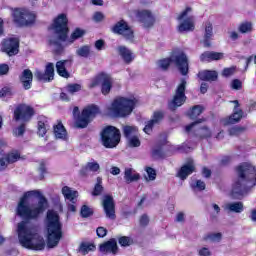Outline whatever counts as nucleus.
Listing matches in <instances>:
<instances>
[{
	"instance_id": "nucleus-51",
	"label": "nucleus",
	"mask_w": 256,
	"mask_h": 256,
	"mask_svg": "<svg viewBox=\"0 0 256 256\" xmlns=\"http://www.w3.org/2000/svg\"><path fill=\"white\" fill-rule=\"evenodd\" d=\"M124 137L126 139H130L133 137V134L135 133V127L133 126H124L123 128Z\"/></svg>"
},
{
	"instance_id": "nucleus-57",
	"label": "nucleus",
	"mask_w": 256,
	"mask_h": 256,
	"mask_svg": "<svg viewBox=\"0 0 256 256\" xmlns=\"http://www.w3.org/2000/svg\"><path fill=\"white\" fill-rule=\"evenodd\" d=\"M236 67L232 66L229 68H224L222 71L223 77H231V75H235Z\"/></svg>"
},
{
	"instance_id": "nucleus-43",
	"label": "nucleus",
	"mask_w": 256,
	"mask_h": 256,
	"mask_svg": "<svg viewBox=\"0 0 256 256\" xmlns=\"http://www.w3.org/2000/svg\"><path fill=\"white\" fill-rule=\"evenodd\" d=\"M27 131V122H21L18 127L13 130L15 137H23Z\"/></svg>"
},
{
	"instance_id": "nucleus-14",
	"label": "nucleus",
	"mask_w": 256,
	"mask_h": 256,
	"mask_svg": "<svg viewBox=\"0 0 256 256\" xmlns=\"http://www.w3.org/2000/svg\"><path fill=\"white\" fill-rule=\"evenodd\" d=\"M230 103L234 104L233 112L225 117L222 122L223 125H237V123L241 122V119H244L245 117V112L243 109H241V103H239V100H232Z\"/></svg>"
},
{
	"instance_id": "nucleus-35",
	"label": "nucleus",
	"mask_w": 256,
	"mask_h": 256,
	"mask_svg": "<svg viewBox=\"0 0 256 256\" xmlns=\"http://www.w3.org/2000/svg\"><path fill=\"white\" fill-rule=\"evenodd\" d=\"M221 239H223V234L220 232H210L203 236V241H211L212 243H220Z\"/></svg>"
},
{
	"instance_id": "nucleus-12",
	"label": "nucleus",
	"mask_w": 256,
	"mask_h": 256,
	"mask_svg": "<svg viewBox=\"0 0 256 256\" xmlns=\"http://www.w3.org/2000/svg\"><path fill=\"white\" fill-rule=\"evenodd\" d=\"M192 11H193V8L188 6L177 17V21H182L178 25L179 33H185V32H188V31H195V17L194 16H188L187 17V15L189 13H191Z\"/></svg>"
},
{
	"instance_id": "nucleus-16",
	"label": "nucleus",
	"mask_w": 256,
	"mask_h": 256,
	"mask_svg": "<svg viewBox=\"0 0 256 256\" xmlns=\"http://www.w3.org/2000/svg\"><path fill=\"white\" fill-rule=\"evenodd\" d=\"M1 51L8 57H13L19 53V38H4L1 42Z\"/></svg>"
},
{
	"instance_id": "nucleus-13",
	"label": "nucleus",
	"mask_w": 256,
	"mask_h": 256,
	"mask_svg": "<svg viewBox=\"0 0 256 256\" xmlns=\"http://www.w3.org/2000/svg\"><path fill=\"white\" fill-rule=\"evenodd\" d=\"M111 31L114 35H121L126 39V41H133V39H135V32L133 31V28H131L129 23L123 19L116 22L112 26Z\"/></svg>"
},
{
	"instance_id": "nucleus-37",
	"label": "nucleus",
	"mask_w": 256,
	"mask_h": 256,
	"mask_svg": "<svg viewBox=\"0 0 256 256\" xmlns=\"http://www.w3.org/2000/svg\"><path fill=\"white\" fill-rule=\"evenodd\" d=\"M204 110L205 108H203V106L194 105L188 112V117H190V119L192 120L197 119V117H199V115H201V113H203Z\"/></svg>"
},
{
	"instance_id": "nucleus-5",
	"label": "nucleus",
	"mask_w": 256,
	"mask_h": 256,
	"mask_svg": "<svg viewBox=\"0 0 256 256\" xmlns=\"http://www.w3.org/2000/svg\"><path fill=\"white\" fill-rule=\"evenodd\" d=\"M72 113L75 119L74 125L76 129H86V127H89V123L99 115L100 110L99 106L91 104L81 112L79 111V108L75 106Z\"/></svg>"
},
{
	"instance_id": "nucleus-8",
	"label": "nucleus",
	"mask_w": 256,
	"mask_h": 256,
	"mask_svg": "<svg viewBox=\"0 0 256 256\" xmlns=\"http://www.w3.org/2000/svg\"><path fill=\"white\" fill-rule=\"evenodd\" d=\"M101 85V93L104 96L109 95L113 89V78L106 72L98 73L88 85L89 89H95Z\"/></svg>"
},
{
	"instance_id": "nucleus-60",
	"label": "nucleus",
	"mask_w": 256,
	"mask_h": 256,
	"mask_svg": "<svg viewBox=\"0 0 256 256\" xmlns=\"http://www.w3.org/2000/svg\"><path fill=\"white\" fill-rule=\"evenodd\" d=\"M140 227H147L149 225V216L143 214L139 219Z\"/></svg>"
},
{
	"instance_id": "nucleus-47",
	"label": "nucleus",
	"mask_w": 256,
	"mask_h": 256,
	"mask_svg": "<svg viewBox=\"0 0 256 256\" xmlns=\"http://www.w3.org/2000/svg\"><path fill=\"white\" fill-rule=\"evenodd\" d=\"M118 243L121 247H129L133 245V239L129 236H121L118 238Z\"/></svg>"
},
{
	"instance_id": "nucleus-36",
	"label": "nucleus",
	"mask_w": 256,
	"mask_h": 256,
	"mask_svg": "<svg viewBox=\"0 0 256 256\" xmlns=\"http://www.w3.org/2000/svg\"><path fill=\"white\" fill-rule=\"evenodd\" d=\"M247 131V127L245 126H233L228 129V133L231 137H239V135H243Z\"/></svg>"
},
{
	"instance_id": "nucleus-54",
	"label": "nucleus",
	"mask_w": 256,
	"mask_h": 256,
	"mask_svg": "<svg viewBox=\"0 0 256 256\" xmlns=\"http://www.w3.org/2000/svg\"><path fill=\"white\" fill-rule=\"evenodd\" d=\"M38 171H40L39 179H40V181H43L45 179V175L47 173V166L45 165V162L40 163Z\"/></svg>"
},
{
	"instance_id": "nucleus-50",
	"label": "nucleus",
	"mask_w": 256,
	"mask_h": 256,
	"mask_svg": "<svg viewBox=\"0 0 256 256\" xmlns=\"http://www.w3.org/2000/svg\"><path fill=\"white\" fill-rule=\"evenodd\" d=\"M145 171L148 175L149 181H155V179H157V171L154 168L146 166Z\"/></svg>"
},
{
	"instance_id": "nucleus-44",
	"label": "nucleus",
	"mask_w": 256,
	"mask_h": 256,
	"mask_svg": "<svg viewBox=\"0 0 256 256\" xmlns=\"http://www.w3.org/2000/svg\"><path fill=\"white\" fill-rule=\"evenodd\" d=\"M77 55L79 57H84L85 59H87V57H89V55H91V47L89 45H84L81 46L77 51H76Z\"/></svg>"
},
{
	"instance_id": "nucleus-39",
	"label": "nucleus",
	"mask_w": 256,
	"mask_h": 256,
	"mask_svg": "<svg viewBox=\"0 0 256 256\" xmlns=\"http://www.w3.org/2000/svg\"><path fill=\"white\" fill-rule=\"evenodd\" d=\"M50 45H54V54L55 55H63L65 52V47L59 40H50Z\"/></svg>"
},
{
	"instance_id": "nucleus-34",
	"label": "nucleus",
	"mask_w": 256,
	"mask_h": 256,
	"mask_svg": "<svg viewBox=\"0 0 256 256\" xmlns=\"http://www.w3.org/2000/svg\"><path fill=\"white\" fill-rule=\"evenodd\" d=\"M124 179L126 183H133V181H139L141 175H139V173L133 174V169L127 168L124 172Z\"/></svg>"
},
{
	"instance_id": "nucleus-56",
	"label": "nucleus",
	"mask_w": 256,
	"mask_h": 256,
	"mask_svg": "<svg viewBox=\"0 0 256 256\" xmlns=\"http://www.w3.org/2000/svg\"><path fill=\"white\" fill-rule=\"evenodd\" d=\"M107 228L100 226L96 229V235L99 237V239H103L104 237H107Z\"/></svg>"
},
{
	"instance_id": "nucleus-28",
	"label": "nucleus",
	"mask_w": 256,
	"mask_h": 256,
	"mask_svg": "<svg viewBox=\"0 0 256 256\" xmlns=\"http://www.w3.org/2000/svg\"><path fill=\"white\" fill-rule=\"evenodd\" d=\"M197 77L200 81H208L211 83L219 79V74L215 70H201L198 72Z\"/></svg>"
},
{
	"instance_id": "nucleus-9",
	"label": "nucleus",
	"mask_w": 256,
	"mask_h": 256,
	"mask_svg": "<svg viewBox=\"0 0 256 256\" xmlns=\"http://www.w3.org/2000/svg\"><path fill=\"white\" fill-rule=\"evenodd\" d=\"M35 114L36 112L33 106L26 103H20L14 108L13 120L16 123H31Z\"/></svg>"
},
{
	"instance_id": "nucleus-18",
	"label": "nucleus",
	"mask_w": 256,
	"mask_h": 256,
	"mask_svg": "<svg viewBox=\"0 0 256 256\" xmlns=\"http://www.w3.org/2000/svg\"><path fill=\"white\" fill-rule=\"evenodd\" d=\"M37 81H43V83H51L55 79V65L52 62L46 64L44 72L36 70L34 73Z\"/></svg>"
},
{
	"instance_id": "nucleus-21",
	"label": "nucleus",
	"mask_w": 256,
	"mask_h": 256,
	"mask_svg": "<svg viewBox=\"0 0 256 256\" xmlns=\"http://www.w3.org/2000/svg\"><path fill=\"white\" fill-rule=\"evenodd\" d=\"M163 119H165V112L163 110L154 111L151 119L144 127V133L151 135V133H153V127H155V125H161Z\"/></svg>"
},
{
	"instance_id": "nucleus-7",
	"label": "nucleus",
	"mask_w": 256,
	"mask_h": 256,
	"mask_svg": "<svg viewBox=\"0 0 256 256\" xmlns=\"http://www.w3.org/2000/svg\"><path fill=\"white\" fill-rule=\"evenodd\" d=\"M52 29L54 33L58 36V41L65 43L69 37V18L67 14H59L52 23Z\"/></svg>"
},
{
	"instance_id": "nucleus-30",
	"label": "nucleus",
	"mask_w": 256,
	"mask_h": 256,
	"mask_svg": "<svg viewBox=\"0 0 256 256\" xmlns=\"http://www.w3.org/2000/svg\"><path fill=\"white\" fill-rule=\"evenodd\" d=\"M49 127V120L47 117L42 116L39 118L37 123V134L39 137H45L47 135V128Z\"/></svg>"
},
{
	"instance_id": "nucleus-64",
	"label": "nucleus",
	"mask_w": 256,
	"mask_h": 256,
	"mask_svg": "<svg viewBox=\"0 0 256 256\" xmlns=\"http://www.w3.org/2000/svg\"><path fill=\"white\" fill-rule=\"evenodd\" d=\"M200 256H211V251L207 247H203L199 250Z\"/></svg>"
},
{
	"instance_id": "nucleus-62",
	"label": "nucleus",
	"mask_w": 256,
	"mask_h": 256,
	"mask_svg": "<svg viewBox=\"0 0 256 256\" xmlns=\"http://www.w3.org/2000/svg\"><path fill=\"white\" fill-rule=\"evenodd\" d=\"M103 19H105V15L102 14V12H95L93 15V21H95L96 23H101V21H103Z\"/></svg>"
},
{
	"instance_id": "nucleus-32",
	"label": "nucleus",
	"mask_w": 256,
	"mask_h": 256,
	"mask_svg": "<svg viewBox=\"0 0 256 256\" xmlns=\"http://www.w3.org/2000/svg\"><path fill=\"white\" fill-rule=\"evenodd\" d=\"M54 135L56 139H66L67 129L63 126V122L59 121L57 125H54Z\"/></svg>"
},
{
	"instance_id": "nucleus-3",
	"label": "nucleus",
	"mask_w": 256,
	"mask_h": 256,
	"mask_svg": "<svg viewBox=\"0 0 256 256\" xmlns=\"http://www.w3.org/2000/svg\"><path fill=\"white\" fill-rule=\"evenodd\" d=\"M47 247L53 249L63 239V224L55 210H49L46 215Z\"/></svg>"
},
{
	"instance_id": "nucleus-19",
	"label": "nucleus",
	"mask_w": 256,
	"mask_h": 256,
	"mask_svg": "<svg viewBox=\"0 0 256 256\" xmlns=\"http://www.w3.org/2000/svg\"><path fill=\"white\" fill-rule=\"evenodd\" d=\"M102 207L107 219H111V221H115L117 219V215L115 214V200L113 199V196L109 194L105 195L103 197Z\"/></svg>"
},
{
	"instance_id": "nucleus-63",
	"label": "nucleus",
	"mask_w": 256,
	"mask_h": 256,
	"mask_svg": "<svg viewBox=\"0 0 256 256\" xmlns=\"http://www.w3.org/2000/svg\"><path fill=\"white\" fill-rule=\"evenodd\" d=\"M194 188L198 189V191H205L206 185L203 180H196Z\"/></svg>"
},
{
	"instance_id": "nucleus-45",
	"label": "nucleus",
	"mask_w": 256,
	"mask_h": 256,
	"mask_svg": "<svg viewBox=\"0 0 256 256\" xmlns=\"http://www.w3.org/2000/svg\"><path fill=\"white\" fill-rule=\"evenodd\" d=\"M229 211L232 213H242L243 211V202H234L228 205Z\"/></svg>"
},
{
	"instance_id": "nucleus-33",
	"label": "nucleus",
	"mask_w": 256,
	"mask_h": 256,
	"mask_svg": "<svg viewBox=\"0 0 256 256\" xmlns=\"http://www.w3.org/2000/svg\"><path fill=\"white\" fill-rule=\"evenodd\" d=\"M163 145L165 144H158L152 149V152H151L152 159H165L166 154H165V150H163Z\"/></svg>"
},
{
	"instance_id": "nucleus-1",
	"label": "nucleus",
	"mask_w": 256,
	"mask_h": 256,
	"mask_svg": "<svg viewBox=\"0 0 256 256\" xmlns=\"http://www.w3.org/2000/svg\"><path fill=\"white\" fill-rule=\"evenodd\" d=\"M47 207H49V201L39 190L27 191L20 198L16 207V215L22 221L17 225V233L18 241L25 249L31 251L45 249V238L28 228L27 222L37 220L47 211Z\"/></svg>"
},
{
	"instance_id": "nucleus-31",
	"label": "nucleus",
	"mask_w": 256,
	"mask_h": 256,
	"mask_svg": "<svg viewBox=\"0 0 256 256\" xmlns=\"http://www.w3.org/2000/svg\"><path fill=\"white\" fill-rule=\"evenodd\" d=\"M213 38V24L211 22H206L205 24V34H204V47H211V39Z\"/></svg>"
},
{
	"instance_id": "nucleus-52",
	"label": "nucleus",
	"mask_w": 256,
	"mask_h": 256,
	"mask_svg": "<svg viewBox=\"0 0 256 256\" xmlns=\"http://www.w3.org/2000/svg\"><path fill=\"white\" fill-rule=\"evenodd\" d=\"M205 121H206L205 118H199L196 121L190 123L185 127L186 133H191V130L193 129V127H195V125H199V123H205Z\"/></svg>"
},
{
	"instance_id": "nucleus-25",
	"label": "nucleus",
	"mask_w": 256,
	"mask_h": 256,
	"mask_svg": "<svg viewBox=\"0 0 256 256\" xmlns=\"http://www.w3.org/2000/svg\"><path fill=\"white\" fill-rule=\"evenodd\" d=\"M73 60H59L56 62V71L60 77L69 79L71 74L67 71V67H72Z\"/></svg>"
},
{
	"instance_id": "nucleus-20",
	"label": "nucleus",
	"mask_w": 256,
	"mask_h": 256,
	"mask_svg": "<svg viewBox=\"0 0 256 256\" xmlns=\"http://www.w3.org/2000/svg\"><path fill=\"white\" fill-rule=\"evenodd\" d=\"M62 195L67 201H70L72 204H68V211L71 213H75L77 211V206H75V203H77V197H79V192L77 190L71 189L69 186H63L62 187Z\"/></svg>"
},
{
	"instance_id": "nucleus-29",
	"label": "nucleus",
	"mask_w": 256,
	"mask_h": 256,
	"mask_svg": "<svg viewBox=\"0 0 256 256\" xmlns=\"http://www.w3.org/2000/svg\"><path fill=\"white\" fill-rule=\"evenodd\" d=\"M118 53L126 65L133 63L135 56L127 46H118Z\"/></svg>"
},
{
	"instance_id": "nucleus-42",
	"label": "nucleus",
	"mask_w": 256,
	"mask_h": 256,
	"mask_svg": "<svg viewBox=\"0 0 256 256\" xmlns=\"http://www.w3.org/2000/svg\"><path fill=\"white\" fill-rule=\"evenodd\" d=\"M171 63H173V58L170 55V57L163 58V59L159 60L158 65H159L160 69H162L163 71H167V69H169V67H171Z\"/></svg>"
},
{
	"instance_id": "nucleus-4",
	"label": "nucleus",
	"mask_w": 256,
	"mask_h": 256,
	"mask_svg": "<svg viewBox=\"0 0 256 256\" xmlns=\"http://www.w3.org/2000/svg\"><path fill=\"white\" fill-rule=\"evenodd\" d=\"M135 107H137V99L120 96L112 101L108 113L116 119H125L135 111Z\"/></svg>"
},
{
	"instance_id": "nucleus-22",
	"label": "nucleus",
	"mask_w": 256,
	"mask_h": 256,
	"mask_svg": "<svg viewBox=\"0 0 256 256\" xmlns=\"http://www.w3.org/2000/svg\"><path fill=\"white\" fill-rule=\"evenodd\" d=\"M139 23H142L144 29H151L155 25V16L149 10H140L136 13Z\"/></svg>"
},
{
	"instance_id": "nucleus-26",
	"label": "nucleus",
	"mask_w": 256,
	"mask_h": 256,
	"mask_svg": "<svg viewBox=\"0 0 256 256\" xmlns=\"http://www.w3.org/2000/svg\"><path fill=\"white\" fill-rule=\"evenodd\" d=\"M195 173V164H193V161H189L188 163L181 166L179 171L176 174V177L181 179V181H185L189 175H193Z\"/></svg>"
},
{
	"instance_id": "nucleus-27",
	"label": "nucleus",
	"mask_w": 256,
	"mask_h": 256,
	"mask_svg": "<svg viewBox=\"0 0 256 256\" xmlns=\"http://www.w3.org/2000/svg\"><path fill=\"white\" fill-rule=\"evenodd\" d=\"M225 57L223 52L205 51L200 55V61L202 63H211L213 61H221Z\"/></svg>"
},
{
	"instance_id": "nucleus-55",
	"label": "nucleus",
	"mask_w": 256,
	"mask_h": 256,
	"mask_svg": "<svg viewBox=\"0 0 256 256\" xmlns=\"http://www.w3.org/2000/svg\"><path fill=\"white\" fill-rule=\"evenodd\" d=\"M86 167H88V171H92L93 173H97L101 168L97 162H88Z\"/></svg>"
},
{
	"instance_id": "nucleus-59",
	"label": "nucleus",
	"mask_w": 256,
	"mask_h": 256,
	"mask_svg": "<svg viewBox=\"0 0 256 256\" xmlns=\"http://www.w3.org/2000/svg\"><path fill=\"white\" fill-rule=\"evenodd\" d=\"M10 95H13L11 87L5 86L0 90V97H8Z\"/></svg>"
},
{
	"instance_id": "nucleus-2",
	"label": "nucleus",
	"mask_w": 256,
	"mask_h": 256,
	"mask_svg": "<svg viewBox=\"0 0 256 256\" xmlns=\"http://www.w3.org/2000/svg\"><path fill=\"white\" fill-rule=\"evenodd\" d=\"M237 180L231 190L232 199L241 200L256 186V167L249 162H242L235 167Z\"/></svg>"
},
{
	"instance_id": "nucleus-48",
	"label": "nucleus",
	"mask_w": 256,
	"mask_h": 256,
	"mask_svg": "<svg viewBox=\"0 0 256 256\" xmlns=\"http://www.w3.org/2000/svg\"><path fill=\"white\" fill-rule=\"evenodd\" d=\"M81 84L73 83V84H68L66 86V89L70 95H75V93H79L81 91Z\"/></svg>"
},
{
	"instance_id": "nucleus-46",
	"label": "nucleus",
	"mask_w": 256,
	"mask_h": 256,
	"mask_svg": "<svg viewBox=\"0 0 256 256\" xmlns=\"http://www.w3.org/2000/svg\"><path fill=\"white\" fill-rule=\"evenodd\" d=\"M79 249H80L81 253H83V255H87V253H89V251H95L96 246H95V244H87L85 242H82L80 244Z\"/></svg>"
},
{
	"instance_id": "nucleus-10",
	"label": "nucleus",
	"mask_w": 256,
	"mask_h": 256,
	"mask_svg": "<svg viewBox=\"0 0 256 256\" xmlns=\"http://www.w3.org/2000/svg\"><path fill=\"white\" fill-rule=\"evenodd\" d=\"M185 91H187V80L182 79L176 87L172 100L168 103L170 111H177L179 107H183V105L187 103V95H185Z\"/></svg>"
},
{
	"instance_id": "nucleus-6",
	"label": "nucleus",
	"mask_w": 256,
	"mask_h": 256,
	"mask_svg": "<svg viewBox=\"0 0 256 256\" xmlns=\"http://www.w3.org/2000/svg\"><path fill=\"white\" fill-rule=\"evenodd\" d=\"M100 139L105 149H115L121 143V130L113 125L105 126L100 132Z\"/></svg>"
},
{
	"instance_id": "nucleus-58",
	"label": "nucleus",
	"mask_w": 256,
	"mask_h": 256,
	"mask_svg": "<svg viewBox=\"0 0 256 256\" xmlns=\"http://www.w3.org/2000/svg\"><path fill=\"white\" fill-rule=\"evenodd\" d=\"M232 89L235 91H240V89H243V82L239 79H234L231 84Z\"/></svg>"
},
{
	"instance_id": "nucleus-17",
	"label": "nucleus",
	"mask_w": 256,
	"mask_h": 256,
	"mask_svg": "<svg viewBox=\"0 0 256 256\" xmlns=\"http://www.w3.org/2000/svg\"><path fill=\"white\" fill-rule=\"evenodd\" d=\"M23 156H21V151L14 149L4 155V158H0V171H5L9 165H13V163H17V161H21Z\"/></svg>"
},
{
	"instance_id": "nucleus-53",
	"label": "nucleus",
	"mask_w": 256,
	"mask_h": 256,
	"mask_svg": "<svg viewBox=\"0 0 256 256\" xmlns=\"http://www.w3.org/2000/svg\"><path fill=\"white\" fill-rule=\"evenodd\" d=\"M128 139H129L128 143L130 147H141V140H139V137L132 136Z\"/></svg>"
},
{
	"instance_id": "nucleus-23",
	"label": "nucleus",
	"mask_w": 256,
	"mask_h": 256,
	"mask_svg": "<svg viewBox=\"0 0 256 256\" xmlns=\"http://www.w3.org/2000/svg\"><path fill=\"white\" fill-rule=\"evenodd\" d=\"M100 253L104 255H117L119 253V246L117 245V239L110 238L108 241H105L99 245Z\"/></svg>"
},
{
	"instance_id": "nucleus-40",
	"label": "nucleus",
	"mask_w": 256,
	"mask_h": 256,
	"mask_svg": "<svg viewBox=\"0 0 256 256\" xmlns=\"http://www.w3.org/2000/svg\"><path fill=\"white\" fill-rule=\"evenodd\" d=\"M238 31L239 33H242V34L251 33L253 31V23L249 21L242 22L238 27Z\"/></svg>"
},
{
	"instance_id": "nucleus-61",
	"label": "nucleus",
	"mask_w": 256,
	"mask_h": 256,
	"mask_svg": "<svg viewBox=\"0 0 256 256\" xmlns=\"http://www.w3.org/2000/svg\"><path fill=\"white\" fill-rule=\"evenodd\" d=\"M251 63H254V65H256V54L250 55L249 57L246 58L245 71L249 69V65H251Z\"/></svg>"
},
{
	"instance_id": "nucleus-41",
	"label": "nucleus",
	"mask_w": 256,
	"mask_h": 256,
	"mask_svg": "<svg viewBox=\"0 0 256 256\" xmlns=\"http://www.w3.org/2000/svg\"><path fill=\"white\" fill-rule=\"evenodd\" d=\"M85 33V30L81 28H75V30L72 32L70 36V43H74L75 41H77V39H81V37H83Z\"/></svg>"
},
{
	"instance_id": "nucleus-49",
	"label": "nucleus",
	"mask_w": 256,
	"mask_h": 256,
	"mask_svg": "<svg viewBox=\"0 0 256 256\" xmlns=\"http://www.w3.org/2000/svg\"><path fill=\"white\" fill-rule=\"evenodd\" d=\"M80 215L83 219H87V217H91V215H93V210L87 205H82Z\"/></svg>"
},
{
	"instance_id": "nucleus-11",
	"label": "nucleus",
	"mask_w": 256,
	"mask_h": 256,
	"mask_svg": "<svg viewBox=\"0 0 256 256\" xmlns=\"http://www.w3.org/2000/svg\"><path fill=\"white\" fill-rule=\"evenodd\" d=\"M12 17L18 27H29V25H33L37 19V16L33 12L23 8H15L12 12Z\"/></svg>"
},
{
	"instance_id": "nucleus-15",
	"label": "nucleus",
	"mask_w": 256,
	"mask_h": 256,
	"mask_svg": "<svg viewBox=\"0 0 256 256\" xmlns=\"http://www.w3.org/2000/svg\"><path fill=\"white\" fill-rule=\"evenodd\" d=\"M172 63L177 67L181 75H188L189 73V58L183 51L172 52Z\"/></svg>"
},
{
	"instance_id": "nucleus-24",
	"label": "nucleus",
	"mask_w": 256,
	"mask_h": 256,
	"mask_svg": "<svg viewBox=\"0 0 256 256\" xmlns=\"http://www.w3.org/2000/svg\"><path fill=\"white\" fill-rule=\"evenodd\" d=\"M18 79L25 91H29L33 87V71L31 69H24Z\"/></svg>"
},
{
	"instance_id": "nucleus-38",
	"label": "nucleus",
	"mask_w": 256,
	"mask_h": 256,
	"mask_svg": "<svg viewBox=\"0 0 256 256\" xmlns=\"http://www.w3.org/2000/svg\"><path fill=\"white\" fill-rule=\"evenodd\" d=\"M101 183H103V179L101 177H98L97 183L95 184L92 191L93 197H99V195H103V191L105 190V188L103 187V185H101Z\"/></svg>"
}]
</instances>
